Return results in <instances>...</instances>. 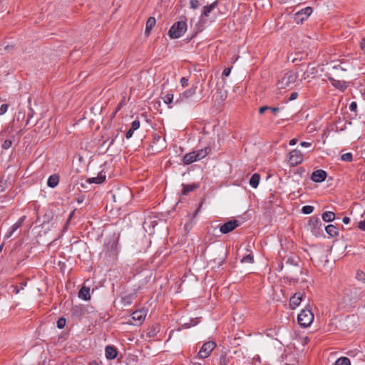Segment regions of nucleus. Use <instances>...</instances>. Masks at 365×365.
<instances>
[{
  "label": "nucleus",
  "instance_id": "obj_1",
  "mask_svg": "<svg viewBox=\"0 0 365 365\" xmlns=\"http://www.w3.org/2000/svg\"><path fill=\"white\" fill-rule=\"evenodd\" d=\"M164 94V96H161V98L163 100L164 103L166 104L171 103H179L180 102L187 101L188 98L191 97V94L193 93H175L176 95H174L173 93H161Z\"/></svg>",
  "mask_w": 365,
  "mask_h": 365
},
{
  "label": "nucleus",
  "instance_id": "obj_2",
  "mask_svg": "<svg viewBox=\"0 0 365 365\" xmlns=\"http://www.w3.org/2000/svg\"><path fill=\"white\" fill-rule=\"evenodd\" d=\"M210 152L209 148H205L204 149L199 150L197 151H193L189 153H187L183 157V162L186 165H189L195 161L201 160L205 158Z\"/></svg>",
  "mask_w": 365,
  "mask_h": 365
},
{
  "label": "nucleus",
  "instance_id": "obj_3",
  "mask_svg": "<svg viewBox=\"0 0 365 365\" xmlns=\"http://www.w3.org/2000/svg\"><path fill=\"white\" fill-rule=\"evenodd\" d=\"M187 31L185 21H179L173 24L168 31V35L171 38L175 39L181 37Z\"/></svg>",
  "mask_w": 365,
  "mask_h": 365
},
{
  "label": "nucleus",
  "instance_id": "obj_4",
  "mask_svg": "<svg viewBox=\"0 0 365 365\" xmlns=\"http://www.w3.org/2000/svg\"><path fill=\"white\" fill-rule=\"evenodd\" d=\"M298 322L302 327H309L314 320V314L309 309H303L298 315Z\"/></svg>",
  "mask_w": 365,
  "mask_h": 365
},
{
  "label": "nucleus",
  "instance_id": "obj_5",
  "mask_svg": "<svg viewBox=\"0 0 365 365\" xmlns=\"http://www.w3.org/2000/svg\"><path fill=\"white\" fill-rule=\"evenodd\" d=\"M295 76L292 71H287L282 75L278 80V89H285L289 86L291 83H294Z\"/></svg>",
  "mask_w": 365,
  "mask_h": 365
},
{
  "label": "nucleus",
  "instance_id": "obj_6",
  "mask_svg": "<svg viewBox=\"0 0 365 365\" xmlns=\"http://www.w3.org/2000/svg\"><path fill=\"white\" fill-rule=\"evenodd\" d=\"M216 344L214 341H207L203 344L201 346L198 356L200 359H206L207 358L213 349L215 348Z\"/></svg>",
  "mask_w": 365,
  "mask_h": 365
},
{
  "label": "nucleus",
  "instance_id": "obj_7",
  "mask_svg": "<svg viewBox=\"0 0 365 365\" xmlns=\"http://www.w3.org/2000/svg\"><path fill=\"white\" fill-rule=\"evenodd\" d=\"M312 11L313 9L310 6L297 11L294 14V21L297 23H302L312 14Z\"/></svg>",
  "mask_w": 365,
  "mask_h": 365
},
{
  "label": "nucleus",
  "instance_id": "obj_8",
  "mask_svg": "<svg viewBox=\"0 0 365 365\" xmlns=\"http://www.w3.org/2000/svg\"><path fill=\"white\" fill-rule=\"evenodd\" d=\"M289 164L292 166H296L301 164L303 161V155L300 150H293L289 153Z\"/></svg>",
  "mask_w": 365,
  "mask_h": 365
},
{
  "label": "nucleus",
  "instance_id": "obj_9",
  "mask_svg": "<svg viewBox=\"0 0 365 365\" xmlns=\"http://www.w3.org/2000/svg\"><path fill=\"white\" fill-rule=\"evenodd\" d=\"M147 310L145 309H139L133 312L131 314V318L135 322L133 324H141L145 320Z\"/></svg>",
  "mask_w": 365,
  "mask_h": 365
},
{
  "label": "nucleus",
  "instance_id": "obj_10",
  "mask_svg": "<svg viewBox=\"0 0 365 365\" xmlns=\"http://www.w3.org/2000/svg\"><path fill=\"white\" fill-rule=\"evenodd\" d=\"M304 294L302 292L295 293L289 299V305L292 309H296L300 304Z\"/></svg>",
  "mask_w": 365,
  "mask_h": 365
},
{
  "label": "nucleus",
  "instance_id": "obj_11",
  "mask_svg": "<svg viewBox=\"0 0 365 365\" xmlns=\"http://www.w3.org/2000/svg\"><path fill=\"white\" fill-rule=\"evenodd\" d=\"M239 225V223L237 220H230L225 224H223L220 227V232L223 234H227L233 230H235L237 226Z\"/></svg>",
  "mask_w": 365,
  "mask_h": 365
},
{
  "label": "nucleus",
  "instance_id": "obj_12",
  "mask_svg": "<svg viewBox=\"0 0 365 365\" xmlns=\"http://www.w3.org/2000/svg\"><path fill=\"white\" fill-rule=\"evenodd\" d=\"M327 173L323 170H317L312 174L311 179L316 182H322L325 180Z\"/></svg>",
  "mask_w": 365,
  "mask_h": 365
},
{
  "label": "nucleus",
  "instance_id": "obj_13",
  "mask_svg": "<svg viewBox=\"0 0 365 365\" xmlns=\"http://www.w3.org/2000/svg\"><path fill=\"white\" fill-rule=\"evenodd\" d=\"M331 85L336 89L344 91L347 88L346 82L344 81L336 80L334 78H329Z\"/></svg>",
  "mask_w": 365,
  "mask_h": 365
},
{
  "label": "nucleus",
  "instance_id": "obj_14",
  "mask_svg": "<svg viewBox=\"0 0 365 365\" xmlns=\"http://www.w3.org/2000/svg\"><path fill=\"white\" fill-rule=\"evenodd\" d=\"M106 180V175L102 172L99 173L97 177L90 178L87 180V182L90 184L96 183L101 184Z\"/></svg>",
  "mask_w": 365,
  "mask_h": 365
},
{
  "label": "nucleus",
  "instance_id": "obj_15",
  "mask_svg": "<svg viewBox=\"0 0 365 365\" xmlns=\"http://www.w3.org/2000/svg\"><path fill=\"white\" fill-rule=\"evenodd\" d=\"M156 24V20L154 17H149L146 21V26H145V34L146 36H149L151 30L155 26Z\"/></svg>",
  "mask_w": 365,
  "mask_h": 365
},
{
  "label": "nucleus",
  "instance_id": "obj_16",
  "mask_svg": "<svg viewBox=\"0 0 365 365\" xmlns=\"http://www.w3.org/2000/svg\"><path fill=\"white\" fill-rule=\"evenodd\" d=\"M105 354L107 359H113L117 356V351L113 346H107L106 347Z\"/></svg>",
  "mask_w": 365,
  "mask_h": 365
},
{
  "label": "nucleus",
  "instance_id": "obj_17",
  "mask_svg": "<svg viewBox=\"0 0 365 365\" xmlns=\"http://www.w3.org/2000/svg\"><path fill=\"white\" fill-rule=\"evenodd\" d=\"M78 297L79 298L84 300L90 299V289L86 287H83L78 292Z\"/></svg>",
  "mask_w": 365,
  "mask_h": 365
},
{
  "label": "nucleus",
  "instance_id": "obj_18",
  "mask_svg": "<svg viewBox=\"0 0 365 365\" xmlns=\"http://www.w3.org/2000/svg\"><path fill=\"white\" fill-rule=\"evenodd\" d=\"M218 4L217 1H215L210 5L205 6L202 9V15L207 17L210 13L217 6Z\"/></svg>",
  "mask_w": 365,
  "mask_h": 365
},
{
  "label": "nucleus",
  "instance_id": "obj_19",
  "mask_svg": "<svg viewBox=\"0 0 365 365\" xmlns=\"http://www.w3.org/2000/svg\"><path fill=\"white\" fill-rule=\"evenodd\" d=\"M260 180V176L257 173H255L250 179V185L253 188H257Z\"/></svg>",
  "mask_w": 365,
  "mask_h": 365
},
{
  "label": "nucleus",
  "instance_id": "obj_20",
  "mask_svg": "<svg viewBox=\"0 0 365 365\" xmlns=\"http://www.w3.org/2000/svg\"><path fill=\"white\" fill-rule=\"evenodd\" d=\"M58 182H59L58 176L56 175H53L48 178L47 185L50 187L53 188L58 184Z\"/></svg>",
  "mask_w": 365,
  "mask_h": 365
},
{
  "label": "nucleus",
  "instance_id": "obj_21",
  "mask_svg": "<svg viewBox=\"0 0 365 365\" xmlns=\"http://www.w3.org/2000/svg\"><path fill=\"white\" fill-rule=\"evenodd\" d=\"M327 233L331 237H336L339 235L338 229L333 225H329L325 227Z\"/></svg>",
  "mask_w": 365,
  "mask_h": 365
},
{
  "label": "nucleus",
  "instance_id": "obj_22",
  "mask_svg": "<svg viewBox=\"0 0 365 365\" xmlns=\"http://www.w3.org/2000/svg\"><path fill=\"white\" fill-rule=\"evenodd\" d=\"M322 220L324 222H332L335 218V215L333 212L327 211L322 214Z\"/></svg>",
  "mask_w": 365,
  "mask_h": 365
},
{
  "label": "nucleus",
  "instance_id": "obj_23",
  "mask_svg": "<svg viewBox=\"0 0 365 365\" xmlns=\"http://www.w3.org/2000/svg\"><path fill=\"white\" fill-rule=\"evenodd\" d=\"M182 187H183V189H182V192L183 195H187L189 192H191L197 187V186L195 185V184L187 185H182Z\"/></svg>",
  "mask_w": 365,
  "mask_h": 365
},
{
  "label": "nucleus",
  "instance_id": "obj_24",
  "mask_svg": "<svg viewBox=\"0 0 365 365\" xmlns=\"http://www.w3.org/2000/svg\"><path fill=\"white\" fill-rule=\"evenodd\" d=\"M133 299H134V294H128V295H126V296H124L123 297H122V302L123 303L124 306H128L132 303Z\"/></svg>",
  "mask_w": 365,
  "mask_h": 365
},
{
  "label": "nucleus",
  "instance_id": "obj_25",
  "mask_svg": "<svg viewBox=\"0 0 365 365\" xmlns=\"http://www.w3.org/2000/svg\"><path fill=\"white\" fill-rule=\"evenodd\" d=\"M334 365H351V362L347 357L342 356L335 361Z\"/></svg>",
  "mask_w": 365,
  "mask_h": 365
},
{
  "label": "nucleus",
  "instance_id": "obj_26",
  "mask_svg": "<svg viewBox=\"0 0 365 365\" xmlns=\"http://www.w3.org/2000/svg\"><path fill=\"white\" fill-rule=\"evenodd\" d=\"M24 220V217H21L18 222H16L11 227V235L16 230H18L21 226L22 222Z\"/></svg>",
  "mask_w": 365,
  "mask_h": 365
},
{
  "label": "nucleus",
  "instance_id": "obj_27",
  "mask_svg": "<svg viewBox=\"0 0 365 365\" xmlns=\"http://www.w3.org/2000/svg\"><path fill=\"white\" fill-rule=\"evenodd\" d=\"M219 365H230V359L225 355H221L219 359Z\"/></svg>",
  "mask_w": 365,
  "mask_h": 365
},
{
  "label": "nucleus",
  "instance_id": "obj_28",
  "mask_svg": "<svg viewBox=\"0 0 365 365\" xmlns=\"http://www.w3.org/2000/svg\"><path fill=\"white\" fill-rule=\"evenodd\" d=\"M302 211L304 214H311L314 211V207L311 205H305L302 207Z\"/></svg>",
  "mask_w": 365,
  "mask_h": 365
},
{
  "label": "nucleus",
  "instance_id": "obj_29",
  "mask_svg": "<svg viewBox=\"0 0 365 365\" xmlns=\"http://www.w3.org/2000/svg\"><path fill=\"white\" fill-rule=\"evenodd\" d=\"M341 160L346 162H350L352 160V155L350 153H344L341 157Z\"/></svg>",
  "mask_w": 365,
  "mask_h": 365
},
{
  "label": "nucleus",
  "instance_id": "obj_30",
  "mask_svg": "<svg viewBox=\"0 0 365 365\" xmlns=\"http://www.w3.org/2000/svg\"><path fill=\"white\" fill-rule=\"evenodd\" d=\"M254 261L253 256L251 255H247V256L244 257L241 262H246V263H252Z\"/></svg>",
  "mask_w": 365,
  "mask_h": 365
},
{
  "label": "nucleus",
  "instance_id": "obj_31",
  "mask_svg": "<svg viewBox=\"0 0 365 365\" xmlns=\"http://www.w3.org/2000/svg\"><path fill=\"white\" fill-rule=\"evenodd\" d=\"M190 8L192 9H196L200 6V3H199L198 0H190Z\"/></svg>",
  "mask_w": 365,
  "mask_h": 365
},
{
  "label": "nucleus",
  "instance_id": "obj_32",
  "mask_svg": "<svg viewBox=\"0 0 365 365\" xmlns=\"http://www.w3.org/2000/svg\"><path fill=\"white\" fill-rule=\"evenodd\" d=\"M66 325V319L64 318H60L57 321V327L59 329H63Z\"/></svg>",
  "mask_w": 365,
  "mask_h": 365
},
{
  "label": "nucleus",
  "instance_id": "obj_33",
  "mask_svg": "<svg viewBox=\"0 0 365 365\" xmlns=\"http://www.w3.org/2000/svg\"><path fill=\"white\" fill-rule=\"evenodd\" d=\"M140 121L138 120H135L131 124V129L133 130H136L140 128Z\"/></svg>",
  "mask_w": 365,
  "mask_h": 365
},
{
  "label": "nucleus",
  "instance_id": "obj_34",
  "mask_svg": "<svg viewBox=\"0 0 365 365\" xmlns=\"http://www.w3.org/2000/svg\"><path fill=\"white\" fill-rule=\"evenodd\" d=\"M11 145H12L11 140H5L4 141V143H3V144H2V148L4 149L7 150V149L11 148Z\"/></svg>",
  "mask_w": 365,
  "mask_h": 365
},
{
  "label": "nucleus",
  "instance_id": "obj_35",
  "mask_svg": "<svg viewBox=\"0 0 365 365\" xmlns=\"http://www.w3.org/2000/svg\"><path fill=\"white\" fill-rule=\"evenodd\" d=\"M310 64L309 65H305V64H301L299 66V68H298L299 70V71L301 72H304V74H305V73L307 71V69L309 68Z\"/></svg>",
  "mask_w": 365,
  "mask_h": 365
},
{
  "label": "nucleus",
  "instance_id": "obj_36",
  "mask_svg": "<svg viewBox=\"0 0 365 365\" xmlns=\"http://www.w3.org/2000/svg\"><path fill=\"white\" fill-rule=\"evenodd\" d=\"M319 223H320V220L317 217H313L309 221V224L313 225L314 226H317Z\"/></svg>",
  "mask_w": 365,
  "mask_h": 365
},
{
  "label": "nucleus",
  "instance_id": "obj_37",
  "mask_svg": "<svg viewBox=\"0 0 365 365\" xmlns=\"http://www.w3.org/2000/svg\"><path fill=\"white\" fill-rule=\"evenodd\" d=\"M356 277L359 280L365 282V273L358 272L356 274Z\"/></svg>",
  "mask_w": 365,
  "mask_h": 365
},
{
  "label": "nucleus",
  "instance_id": "obj_38",
  "mask_svg": "<svg viewBox=\"0 0 365 365\" xmlns=\"http://www.w3.org/2000/svg\"><path fill=\"white\" fill-rule=\"evenodd\" d=\"M8 109V105L7 104H3L0 107V115L4 114Z\"/></svg>",
  "mask_w": 365,
  "mask_h": 365
},
{
  "label": "nucleus",
  "instance_id": "obj_39",
  "mask_svg": "<svg viewBox=\"0 0 365 365\" xmlns=\"http://www.w3.org/2000/svg\"><path fill=\"white\" fill-rule=\"evenodd\" d=\"M231 72V68L230 67H227V68H225L223 71H222V77H227L230 73Z\"/></svg>",
  "mask_w": 365,
  "mask_h": 365
},
{
  "label": "nucleus",
  "instance_id": "obj_40",
  "mask_svg": "<svg viewBox=\"0 0 365 365\" xmlns=\"http://www.w3.org/2000/svg\"><path fill=\"white\" fill-rule=\"evenodd\" d=\"M180 83H181L182 87L185 88V86H187L188 85V79L186 78L185 77L181 78Z\"/></svg>",
  "mask_w": 365,
  "mask_h": 365
},
{
  "label": "nucleus",
  "instance_id": "obj_41",
  "mask_svg": "<svg viewBox=\"0 0 365 365\" xmlns=\"http://www.w3.org/2000/svg\"><path fill=\"white\" fill-rule=\"evenodd\" d=\"M134 131L135 130H133L131 128H130L125 134V138L127 139L130 138L133 136Z\"/></svg>",
  "mask_w": 365,
  "mask_h": 365
},
{
  "label": "nucleus",
  "instance_id": "obj_42",
  "mask_svg": "<svg viewBox=\"0 0 365 365\" xmlns=\"http://www.w3.org/2000/svg\"><path fill=\"white\" fill-rule=\"evenodd\" d=\"M269 109H271V107H269L267 106H262L259 108V112L260 114H262V113H264V111L268 110Z\"/></svg>",
  "mask_w": 365,
  "mask_h": 365
},
{
  "label": "nucleus",
  "instance_id": "obj_43",
  "mask_svg": "<svg viewBox=\"0 0 365 365\" xmlns=\"http://www.w3.org/2000/svg\"><path fill=\"white\" fill-rule=\"evenodd\" d=\"M359 229H361V230L365 231V220H363V221H361V222L359 223Z\"/></svg>",
  "mask_w": 365,
  "mask_h": 365
},
{
  "label": "nucleus",
  "instance_id": "obj_44",
  "mask_svg": "<svg viewBox=\"0 0 365 365\" xmlns=\"http://www.w3.org/2000/svg\"><path fill=\"white\" fill-rule=\"evenodd\" d=\"M297 98V93H292L290 97H289V100L290 101H292V100H294Z\"/></svg>",
  "mask_w": 365,
  "mask_h": 365
},
{
  "label": "nucleus",
  "instance_id": "obj_45",
  "mask_svg": "<svg viewBox=\"0 0 365 365\" xmlns=\"http://www.w3.org/2000/svg\"><path fill=\"white\" fill-rule=\"evenodd\" d=\"M350 109L351 110H355L356 109V103L355 102H352L351 104H350Z\"/></svg>",
  "mask_w": 365,
  "mask_h": 365
},
{
  "label": "nucleus",
  "instance_id": "obj_46",
  "mask_svg": "<svg viewBox=\"0 0 365 365\" xmlns=\"http://www.w3.org/2000/svg\"><path fill=\"white\" fill-rule=\"evenodd\" d=\"M300 145H301V146L305 147V148H308V147L311 146V143H308V142H302Z\"/></svg>",
  "mask_w": 365,
  "mask_h": 365
},
{
  "label": "nucleus",
  "instance_id": "obj_47",
  "mask_svg": "<svg viewBox=\"0 0 365 365\" xmlns=\"http://www.w3.org/2000/svg\"><path fill=\"white\" fill-rule=\"evenodd\" d=\"M343 222L346 225L349 224L350 222V218L348 217H344L342 220Z\"/></svg>",
  "mask_w": 365,
  "mask_h": 365
},
{
  "label": "nucleus",
  "instance_id": "obj_48",
  "mask_svg": "<svg viewBox=\"0 0 365 365\" xmlns=\"http://www.w3.org/2000/svg\"><path fill=\"white\" fill-rule=\"evenodd\" d=\"M297 142V139H292L290 141H289V145H296Z\"/></svg>",
  "mask_w": 365,
  "mask_h": 365
},
{
  "label": "nucleus",
  "instance_id": "obj_49",
  "mask_svg": "<svg viewBox=\"0 0 365 365\" xmlns=\"http://www.w3.org/2000/svg\"><path fill=\"white\" fill-rule=\"evenodd\" d=\"M269 110H272V112H273L274 113H276L279 110V108L278 107H274L271 108V109Z\"/></svg>",
  "mask_w": 365,
  "mask_h": 365
},
{
  "label": "nucleus",
  "instance_id": "obj_50",
  "mask_svg": "<svg viewBox=\"0 0 365 365\" xmlns=\"http://www.w3.org/2000/svg\"><path fill=\"white\" fill-rule=\"evenodd\" d=\"M122 104H123V102H121V103L119 104L118 107V108H116V110H115V112H114L113 115H115V114H116V113L120 110V107H121Z\"/></svg>",
  "mask_w": 365,
  "mask_h": 365
},
{
  "label": "nucleus",
  "instance_id": "obj_51",
  "mask_svg": "<svg viewBox=\"0 0 365 365\" xmlns=\"http://www.w3.org/2000/svg\"><path fill=\"white\" fill-rule=\"evenodd\" d=\"M302 58H294L292 60L293 63H297L298 61H301Z\"/></svg>",
  "mask_w": 365,
  "mask_h": 365
},
{
  "label": "nucleus",
  "instance_id": "obj_52",
  "mask_svg": "<svg viewBox=\"0 0 365 365\" xmlns=\"http://www.w3.org/2000/svg\"><path fill=\"white\" fill-rule=\"evenodd\" d=\"M333 68H334V69H336V70H337V69H339V68H340L341 70H343L342 68H341V67H340V66H339V65L334 66L333 67Z\"/></svg>",
  "mask_w": 365,
  "mask_h": 365
},
{
  "label": "nucleus",
  "instance_id": "obj_53",
  "mask_svg": "<svg viewBox=\"0 0 365 365\" xmlns=\"http://www.w3.org/2000/svg\"><path fill=\"white\" fill-rule=\"evenodd\" d=\"M14 292L16 294H18L19 292V289L17 287L14 288Z\"/></svg>",
  "mask_w": 365,
  "mask_h": 365
},
{
  "label": "nucleus",
  "instance_id": "obj_54",
  "mask_svg": "<svg viewBox=\"0 0 365 365\" xmlns=\"http://www.w3.org/2000/svg\"><path fill=\"white\" fill-rule=\"evenodd\" d=\"M83 201V198H78V202L81 203Z\"/></svg>",
  "mask_w": 365,
  "mask_h": 365
},
{
  "label": "nucleus",
  "instance_id": "obj_55",
  "mask_svg": "<svg viewBox=\"0 0 365 365\" xmlns=\"http://www.w3.org/2000/svg\"><path fill=\"white\" fill-rule=\"evenodd\" d=\"M192 365H202V364L199 362H192Z\"/></svg>",
  "mask_w": 365,
  "mask_h": 365
},
{
  "label": "nucleus",
  "instance_id": "obj_56",
  "mask_svg": "<svg viewBox=\"0 0 365 365\" xmlns=\"http://www.w3.org/2000/svg\"><path fill=\"white\" fill-rule=\"evenodd\" d=\"M8 48H9V46H6L5 47V49H6V50H7Z\"/></svg>",
  "mask_w": 365,
  "mask_h": 365
},
{
  "label": "nucleus",
  "instance_id": "obj_57",
  "mask_svg": "<svg viewBox=\"0 0 365 365\" xmlns=\"http://www.w3.org/2000/svg\"><path fill=\"white\" fill-rule=\"evenodd\" d=\"M364 98H365V93H364Z\"/></svg>",
  "mask_w": 365,
  "mask_h": 365
},
{
  "label": "nucleus",
  "instance_id": "obj_58",
  "mask_svg": "<svg viewBox=\"0 0 365 365\" xmlns=\"http://www.w3.org/2000/svg\"><path fill=\"white\" fill-rule=\"evenodd\" d=\"M365 91V88L364 89V91Z\"/></svg>",
  "mask_w": 365,
  "mask_h": 365
}]
</instances>
